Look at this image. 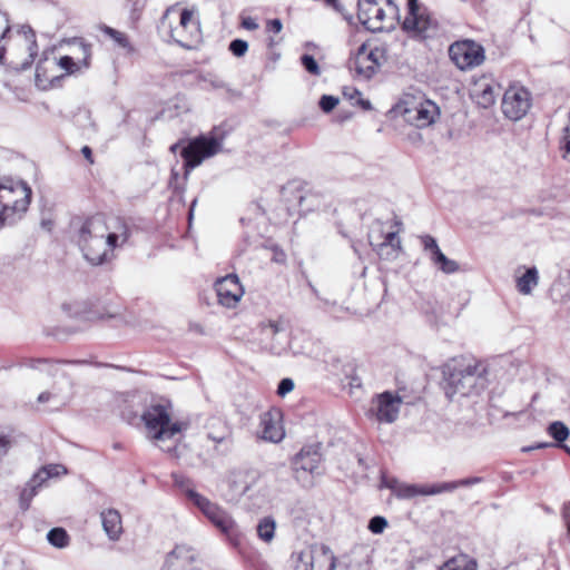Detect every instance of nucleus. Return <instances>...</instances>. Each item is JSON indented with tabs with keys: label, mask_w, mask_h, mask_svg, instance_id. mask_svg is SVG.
I'll return each instance as SVG.
<instances>
[{
	"label": "nucleus",
	"mask_w": 570,
	"mask_h": 570,
	"mask_svg": "<svg viewBox=\"0 0 570 570\" xmlns=\"http://www.w3.org/2000/svg\"><path fill=\"white\" fill-rule=\"evenodd\" d=\"M126 239L127 234L112 230L102 216H94L82 225L78 243L85 258L92 265H100L110 259L118 242Z\"/></svg>",
	"instance_id": "f257e3e1"
},
{
	"label": "nucleus",
	"mask_w": 570,
	"mask_h": 570,
	"mask_svg": "<svg viewBox=\"0 0 570 570\" xmlns=\"http://www.w3.org/2000/svg\"><path fill=\"white\" fill-rule=\"evenodd\" d=\"M485 366L474 358H452L443 370L445 395L453 400L480 394L485 389Z\"/></svg>",
	"instance_id": "f03ea898"
},
{
	"label": "nucleus",
	"mask_w": 570,
	"mask_h": 570,
	"mask_svg": "<svg viewBox=\"0 0 570 570\" xmlns=\"http://www.w3.org/2000/svg\"><path fill=\"white\" fill-rule=\"evenodd\" d=\"M31 188L23 180H0V228L22 218L31 202Z\"/></svg>",
	"instance_id": "7ed1b4c3"
},
{
	"label": "nucleus",
	"mask_w": 570,
	"mask_h": 570,
	"mask_svg": "<svg viewBox=\"0 0 570 570\" xmlns=\"http://www.w3.org/2000/svg\"><path fill=\"white\" fill-rule=\"evenodd\" d=\"M147 436L155 442H164L183 430V424L173 422L168 407L156 404L149 406L141 415Z\"/></svg>",
	"instance_id": "20e7f679"
},
{
	"label": "nucleus",
	"mask_w": 570,
	"mask_h": 570,
	"mask_svg": "<svg viewBox=\"0 0 570 570\" xmlns=\"http://www.w3.org/2000/svg\"><path fill=\"white\" fill-rule=\"evenodd\" d=\"M322 461L318 444L302 448L292 461L294 479L303 488H312L315 484V478L323 473Z\"/></svg>",
	"instance_id": "39448f33"
},
{
	"label": "nucleus",
	"mask_w": 570,
	"mask_h": 570,
	"mask_svg": "<svg viewBox=\"0 0 570 570\" xmlns=\"http://www.w3.org/2000/svg\"><path fill=\"white\" fill-rule=\"evenodd\" d=\"M407 14L403 21V29L413 38L428 39L436 35L439 22L429 9L417 0H406Z\"/></svg>",
	"instance_id": "423d86ee"
},
{
	"label": "nucleus",
	"mask_w": 570,
	"mask_h": 570,
	"mask_svg": "<svg viewBox=\"0 0 570 570\" xmlns=\"http://www.w3.org/2000/svg\"><path fill=\"white\" fill-rule=\"evenodd\" d=\"M357 8L360 22L372 32L382 31L386 17H394L399 12L392 0H358Z\"/></svg>",
	"instance_id": "0eeeda50"
},
{
	"label": "nucleus",
	"mask_w": 570,
	"mask_h": 570,
	"mask_svg": "<svg viewBox=\"0 0 570 570\" xmlns=\"http://www.w3.org/2000/svg\"><path fill=\"white\" fill-rule=\"evenodd\" d=\"M223 148V138L214 134L199 136L189 141L183 148L181 157L185 159L186 176L189 170L199 166L205 159L210 158Z\"/></svg>",
	"instance_id": "6e6552de"
},
{
	"label": "nucleus",
	"mask_w": 570,
	"mask_h": 570,
	"mask_svg": "<svg viewBox=\"0 0 570 570\" xmlns=\"http://www.w3.org/2000/svg\"><path fill=\"white\" fill-rule=\"evenodd\" d=\"M186 498L196 505L209 522L222 533L230 535L234 533L236 523L232 515L208 498L196 492L191 488L186 490Z\"/></svg>",
	"instance_id": "1a4fd4ad"
},
{
	"label": "nucleus",
	"mask_w": 570,
	"mask_h": 570,
	"mask_svg": "<svg viewBox=\"0 0 570 570\" xmlns=\"http://www.w3.org/2000/svg\"><path fill=\"white\" fill-rule=\"evenodd\" d=\"M294 570H334L336 558L327 546L314 544L292 556Z\"/></svg>",
	"instance_id": "9d476101"
},
{
	"label": "nucleus",
	"mask_w": 570,
	"mask_h": 570,
	"mask_svg": "<svg viewBox=\"0 0 570 570\" xmlns=\"http://www.w3.org/2000/svg\"><path fill=\"white\" fill-rule=\"evenodd\" d=\"M68 473V470L62 464H47L41 466L27 482L26 487L20 494V507L22 510H28L31 500L37 495L38 491L46 485L51 479H58Z\"/></svg>",
	"instance_id": "9b49d317"
},
{
	"label": "nucleus",
	"mask_w": 570,
	"mask_h": 570,
	"mask_svg": "<svg viewBox=\"0 0 570 570\" xmlns=\"http://www.w3.org/2000/svg\"><path fill=\"white\" fill-rule=\"evenodd\" d=\"M171 38L185 48H194L202 39L199 20L195 9H184L178 24L171 28Z\"/></svg>",
	"instance_id": "f8f14e48"
},
{
	"label": "nucleus",
	"mask_w": 570,
	"mask_h": 570,
	"mask_svg": "<svg viewBox=\"0 0 570 570\" xmlns=\"http://www.w3.org/2000/svg\"><path fill=\"white\" fill-rule=\"evenodd\" d=\"M449 56L454 65L461 69H472L480 66L484 59V48L473 40H460L449 48Z\"/></svg>",
	"instance_id": "ddd939ff"
},
{
	"label": "nucleus",
	"mask_w": 570,
	"mask_h": 570,
	"mask_svg": "<svg viewBox=\"0 0 570 570\" xmlns=\"http://www.w3.org/2000/svg\"><path fill=\"white\" fill-rule=\"evenodd\" d=\"M287 215L297 213L299 216L311 212L315 205V196L308 184L301 179L287 183Z\"/></svg>",
	"instance_id": "4468645a"
},
{
	"label": "nucleus",
	"mask_w": 570,
	"mask_h": 570,
	"mask_svg": "<svg viewBox=\"0 0 570 570\" xmlns=\"http://www.w3.org/2000/svg\"><path fill=\"white\" fill-rule=\"evenodd\" d=\"M531 107L530 92L523 87L509 88L502 99V111L511 120H519Z\"/></svg>",
	"instance_id": "2eb2a0df"
},
{
	"label": "nucleus",
	"mask_w": 570,
	"mask_h": 570,
	"mask_svg": "<svg viewBox=\"0 0 570 570\" xmlns=\"http://www.w3.org/2000/svg\"><path fill=\"white\" fill-rule=\"evenodd\" d=\"M402 397L392 392H383L373 399L372 413L380 423L391 424L399 417Z\"/></svg>",
	"instance_id": "dca6fc26"
},
{
	"label": "nucleus",
	"mask_w": 570,
	"mask_h": 570,
	"mask_svg": "<svg viewBox=\"0 0 570 570\" xmlns=\"http://www.w3.org/2000/svg\"><path fill=\"white\" fill-rule=\"evenodd\" d=\"M218 303L227 308H234L240 302L244 295V288L236 275L230 274L215 284Z\"/></svg>",
	"instance_id": "f3484780"
},
{
	"label": "nucleus",
	"mask_w": 570,
	"mask_h": 570,
	"mask_svg": "<svg viewBox=\"0 0 570 570\" xmlns=\"http://www.w3.org/2000/svg\"><path fill=\"white\" fill-rule=\"evenodd\" d=\"M283 411L281 409L273 407L265 412L261 416V430L258 434L261 439L278 443L285 436V430L283 424Z\"/></svg>",
	"instance_id": "a211bd4d"
},
{
	"label": "nucleus",
	"mask_w": 570,
	"mask_h": 570,
	"mask_svg": "<svg viewBox=\"0 0 570 570\" xmlns=\"http://www.w3.org/2000/svg\"><path fill=\"white\" fill-rule=\"evenodd\" d=\"M423 249L429 254L431 263L443 274L450 275L460 271L458 262L446 257L431 235L420 236Z\"/></svg>",
	"instance_id": "6ab92c4d"
},
{
	"label": "nucleus",
	"mask_w": 570,
	"mask_h": 570,
	"mask_svg": "<svg viewBox=\"0 0 570 570\" xmlns=\"http://www.w3.org/2000/svg\"><path fill=\"white\" fill-rule=\"evenodd\" d=\"M36 85L40 89H48L55 81L61 79L59 67L56 61V55L51 51H45L36 68Z\"/></svg>",
	"instance_id": "aec40b11"
},
{
	"label": "nucleus",
	"mask_w": 570,
	"mask_h": 570,
	"mask_svg": "<svg viewBox=\"0 0 570 570\" xmlns=\"http://www.w3.org/2000/svg\"><path fill=\"white\" fill-rule=\"evenodd\" d=\"M161 570H198L197 553L188 546H176Z\"/></svg>",
	"instance_id": "412c9836"
},
{
	"label": "nucleus",
	"mask_w": 570,
	"mask_h": 570,
	"mask_svg": "<svg viewBox=\"0 0 570 570\" xmlns=\"http://www.w3.org/2000/svg\"><path fill=\"white\" fill-rule=\"evenodd\" d=\"M283 22L281 19H268L265 23V45L267 58L277 62L283 56L282 43H283Z\"/></svg>",
	"instance_id": "4be33fe9"
},
{
	"label": "nucleus",
	"mask_w": 570,
	"mask_h": 570,
	"mask_svg": "<svg viewBox=\"0 0 570 570\" xmlns=\"http://www.w3.org/2000/svg\"><path fill=\"white\" fill-rule=\"evenodd\" d=\"M368 57H371V53H367L366 45H362L355 57L348 61L350 69L364 79L372 78L380 67L379 60H371Z\"/></svg>",
	"instance_id": "5701e85b"
},
{
	"label": "nucleus",
	"mask_w": 570,
	"mask_h": 570,
	"mask_svg": "<svg viewBox=\"0 0 570 570\" xmlns=\"http://www.w3.org/2000/svg\"><path fill=\"white\" fill-rule=\"evenodd\" d=\"M68 402L69 396L53 385L37 396L35 407L41 411H56L66 406Z\"/></svg>",
	"instance_id": "b1692460"
},
{
	"label": "nucleus",
	"mask_w": 570,
	"mask_h": 570,
	"mask_svg": "<svg viewBox=\"0 0 570 570\" xmlns=\"http://www.w3.org/2000/svg\"><path fill=\"white\" fill-rule=\"evenodd\" d=\"M102 529L111 541H118L124 532L121 514L118 510L109 508L100 512Z\"/></svg>",
	"instance_id": "393cba45"
},
{
	"label": "nucleus",
	"mask_w": 570,
	"mask_h": 570,
	"mask_svg": "<svg viewBox=\"0 0 570 570\" xmlns=\"http://www.w3.org/2000/svg\"><path fill=\"white\" fill-rule=\"evenodd\" d=\"M436 106L432 102L421 104L417 107L405 109L406 119L416 127H426L434 121Z\"/></svg>",
	"instance_id": "a878e982"
},
{
	"label": "nucleus",
	"mask_w": 570,
	"mask_h": 570,
	"mask_svg": "<svg viewBox=\"0 0 570 570\" xmlns=\"http://www.w3.org/2000/svg\"><path fill=\"white\" fill-rule=\"evenodd\" d=\"M83 58L82 59H75L70 56H56V61L59 67V72L61 73V78L72 75L82 68H87L89 66L88 59H89V50L87 47H82Z\"/></svg>",
	"instance_id": "bb28decb"
},
{
	"label": "nucleus",
	"mask_w": 570,
	"mask_h": 570,
	"mask_svg": "<svg viewBox=\"0 0 570 570\" xmlns=\"http://www.w3.org/2000/svg\"><path fill=\"white\" fill-rule=\"evenodd\" d=\"M23 37V49L27 51V56L20 62L21 69H28L35 61L38 55V45L36 41V35L32 29L28 28L22 32Z\"/></svg>",
	"instance_id": "cd10ccee"
},
{
	"label": "nucleus",
	"mask_w": 570,
	"mask_h": 570,
	"mask_svg": "<svg viewBox=\"0 0 570 570\" xmlns=\"http://www.w3.org/2000/svg\"><path fill=\"white\" fill-rule=\"evenodd\" d=\"M473 96L475 97L478 105L483 108H488L495 101L494 86L489 82L481 81L475 85Z\"/></svg>",
	"instance_id": "c85d7f7f"
},
{
	"label": "nucleus",
	"mask_w": 570,
	"mask_h": 570,
	"mask_svg": "<svg viewBox=\"0 0 570 570\" xmlns=\"http://www.w3.org/2000/svg\"><path fill=\"white\" fill-rule=\"evenodd\" d=\"M539 275L535 267L528 268L525 273L517 279V288L523 295H529L532 288L538 285Z\"/></svg>",
	"instance_id": "c756f323"
},
{
	"label": "nucleus",
	"mask_w": 570,
	"mask_h": 570,
	"mask_svg": "<svg viewBox=\"0 0 570 570\" xmlns=\"http://www.w3.org/2000/svg\"><path fill=\"white\" fill-rule=\"evenodd\" d=\"M275 521L272 518H264L257 525V534L264 542H271L275 533Z\"/></svg>",
	"instance_id": "7c9ffc66"
},
{
	"label": "nucleus",
	"mask_w": 570,
	"mask_h": 570,
	"mask_svg": "<svg viewBox=\"0 0 570 570\" xmlns=\"http://www.w3.org/2000/svg\"><path fill=\"white\" fill-rule=\"evenodd\" d=\"M104 32L120 48L126 49L128 52H132L134 48L131 47L129 39L126 33L120 32L110 27H105Z\"/></svg>",
	"instance_id": "2f4dec72"
},
{
	"label": "nucleus",
	"mask_w": 570,
	"mask_h": 570,
	"mask_svg": "<svg viewBox=\"0 0 570 570\" xmlns=\"http://www.w3.org/2000/svg\"><path fill=\"white\" fill-rule=\"evenodd\" d=\"M548 432L557 442L560 443L564 442L570 435L569 428L560 421L552 422L548 428Z\"/></svg>",
	"instance_id": "473e14b6"
},
{
	"label": "nucleus",
	"mask_w": 570,
	"mask_h": 570,
	"mask_svg": "<svg viewBox=\"0 0 570 570\" xmlns=\"http://www.w3.org/2000/svg\"><path fill=\"white\" fill-rule=\"evenodd\" d=\"M47 539L56 548H65L68 544V534L62 528H55L47 534Z\"/></svg>",
	"instance_id": "72a5a7b5"
},
{
	"label": "nucleus",
	"mask_w": 570,
	"mask_h": 570,
	"mask_svg": "<svg viewBox=\"0 0 570 570\" xmlns=\"http://www.w3.org/2000/svg\"><path fill=\"white\" fill-rule=\"evenodd\" d=\"M439 570H476L474 560L451 559L446 561Z\"/></svg>",
	"instance_id": "f704fd0d"
},
{
	"label": "nucleus",
	"mask_w": 570,
	"mask_h": 570,
	"mask_svg": "<svg viewBox=\"0 0 570 570\" xmlns=\"http://www.w3.org/2000/svg\"><path fill=\"white\" fill-rule=\"evenodd\" d=\"M395 495L400 499H411L416 495H421V487L415 484L402 483Z\"/></svg>",
	"instance_id": "c9c22d12"
},
{
	"label": "nucleus",
	"mask_w": 570,
	"mask_h": 570,
	"mask_svg": "<svg viewBox=\"0 0 570 570\" xmlns=\"http://www.w3.org/2000/svg\"><path fill=\"white\" fill-rule=\"evenodd\" d=\"M561 149L563 150V157L570 161V109L568 112V124L563 129V137L561 139Z\"/></svg>",
	"instance_id": "e433bc0d"
},
{
	"label": "nucleus",
	"mask_w": 570,
	"mask_h": 570,
	"mask_svg": "<svg viewBox=\"0 0 570 570\" xmlns=\"http://www.w3.org/2000/svg\"><path fill=\"white\" fill-rule=\"evenodd\" d=\"M302 65L312 75L318 76L321 73L320 66L315 58L311 55H303L301 57Z\"/></svg>",
	"instance_id": "4c0bfd02"
},
{
	"label": "nucleus",
	"mask_w": 570,
	"mask_h": 570,
	"mask_svg": "<svg viewBox=\"0 0 570 570\" xmlns=\"http://www.w3.org/2000/svg\"><path fill=\"white\" fill-rule=\"evenodd\" d=\"M229 50L235 57H243L248 50V43L242 39H235L229 43Z\"/></svg>",
	"instance_id": "58836bf2"
},
{
	"label": "nucleus",
	"mask_w": 570,
	"mask_h": 570,
	"mask_svg": "<svg viewBox=\"0 0 570 570\" xmlns=\"http://www.w3.org/2000/svg\"><path fill=\"white\" fill-rule=\"evenodd\" d=\"M387 527V521L384 517H373L368 522V530L375 534L382 533Z\"/></svg>",
	"instance_id": "ea45409f"
},
{
	"label": "nucleus",
	"mask_w": 570,
	"mask_h": 570,
	"mask_svg": "<svg viewBox=\"0 0 570 570\" xmlns=\"http://www.w3.org/2000/svg\"><path fill=\"white\" fill-rule=\"evenodd\" d=\"M338 98L330 95H323L320 99V107L324 112L332 111L338 104Z\"/></svg>",
	"instance_id": "a19ab883"
},
{
	"label": "nucleus",
	"mask_w": 570,
	"mask_h": 570,
	"mask_svg": "<svg viewBox=\"0 0 570 570\" xmlns=\"http://www.w3.org/2000/svg\"><path fill=\"white\" fill-rule=\"evenodd\" d=\"M282 331V326L277 322H268L263 327V335L265 338L273 340L279 332Z\"/></svg>",
	"instance_id": "79ce46f5"
},
{
	"label": "nucleus",
	"mask_w": 570,
	"mask_h": 570,
	"mask_svg": "<svg viewBox=\"0 0 570 570\" xmlns=\"http://www.w3.org/2000/svg\"><path fill=\"white\" fill-rule=\"evenodd\" d=\"M380 246H391L393 248H401V240L395 232H390L385 235L384 240L380 244Z\"/></svg>",
	"instance_id": "37998d69"
},
{
	"label": "nucleus",
	"mask_w": 570,
	"mask_h": 570,
	"mask_svg": "<svg viewBox=\"0 0 570 570\" xmlns=\"http://www.w3.org/2000/svg\"><path fill=\"white\" fill-rule=\"evenodd\" d=\"M381 484L382 487L391 489L393 493L396 494L402 483L399 482L395 478H390L383 474L381 479Z\"/></svg>",
	"instance_id": "c03bdc74"
},
{
	"label": "nucleus",
	"mask_w": 570,
	"mask_h": 570,
	"mask_svg": "<svg viewBox=\"0 0 570 570\" xmlns=\"http://www.w3.org/2000/svg\"><path fill=\"white\" fill-rule=\"evenodd\" d=\"M173 478H174L175 485L178 487L185 495H186V490L188 488H191L193 490H195L191 482L184 475L174 474Z\"/></svg>",
	"instance_id": "a18cd8bd"
},
{
	"label": "nucleus",
	"mask_w": 570,
	"mask_h": 570,
	"mask_svg": "<svg viewBox=\"0 0 570 570\" xmlns=\"http://www.w3.org/2000/svg\"><path fill=\"white\" fill-rule=\"evenodd\" d=\"M242 27L246 30H256L258 29V23L256 21L255 18L253 17H242V22H240Z\"/></svg>",
	"instance_id": "49530a36"
},
{
	"label": "nucleus",
	"mask_w": 570,
	"mask_h": 570,
	"mask_svg": "<svg viewBox=\"0 0 570 570\" xmlns=\"http://www.w3.org/2000/svg\"><path fill=\"white\" fill-rule=\"evenodd\" d=\"M458 488L460 487H470L482 482V478L480 476H472V478H465L458 480Z\"/></svg>",
	"instance_id": "de8ad7c7"
},
{
	"label": "nucleus",
	"mask_w": 570,
	"mask_h": 570,
	"mask_svg": "<svg viewBox=\"0 0 570 570\" xmlns=\"http://www.w3.org/2000/svg\"><path fill=\"white\" fill-rule=\"evenodd\" d=\"M440 493L441 491L438 484L421 487V495H435Z\"/></svg>",
	"instance_id": "09e8293b"
},
{
	"label": "nucleus",
	"mask_w": 570,
	"mask_h": 570,
	"mask_svg": "<svg viewBox=\"0 0 570 570\" xmlns=\"http://www.w3.org/2000/svg\"><path fill=\"white\" fill-rule=\"evenodd\" d=\"M354 94L357 96L356 104L360 105L362 107V109H364V110L372 109V104L370 102V100L363 99L362 94L357 89H354Z\"/></svg>",
	"instance_id": "8fccbe9b"
},
{
	"label": "nucleus",
	"mask_w": 570,
	"mask_h": 570,
	"mask_svg": "<svg viewBox=\"0 0 570 570\" xmlns=\"http://www.w3.org/2000/svg\"><path fill=\"white\" fill-rule=\"evenodd\" d=\"M438 485H439V489H440L441 493L452 492V491L458 489V482L456 481L442 482V483H438Z\"/></svg>",
	"instance_id": "3c124183"
},
{
	"label": "nucleus",
	"mask_w": 570,
	"mask_h": 570,
	"mask_svg": "<svg viewBox=\"0 0 570 570\" xmlns=\"http://www.w3.org/2000/svg\"><path fill=\"white\" fill-rule=\"evenodd\" d=\"M10 448V440L0 435V459L4 456Z\"/></svg>",
	"instance_id": "603ef678"
},
{
	"label": "nucleus",
	"mask_w": 570,
	"mask_h": 570,
	"mask_svg": "<svg viewBox=\"0 0 570 570\" xmlns=\"http://www.w3.org/2000/svg\"><path fill=\"white\" fill-rule=\"evenodd\" d=\"M562 514H563L564 522L567 524L568 533L570 534V502H568L563 505Z\"/></svg>",
	"instance_id": "864d4df0"
},
{
	"label": "nucleus",
	"mask_w": 570,
	"mask_h": 570,
	"mask_svg": "<svg viewBox=\"0 0 570 570\" xmlns=\"http://www.w3.org/2000/svg\"><path fill=\"white\" fill-rule=\"evenodd\" d=\"M81 153L83 155V157L90 163L92 164L94 163V159H92V151L91 149L88 147V146H83L81 148Z\"/></svg>",
	"instance_id": "5fc2aeb1"
},
{
	"label": "nucleus",
	"mask_w": 570,
	"mask_h": 570,
	"mask_svg": "<svg viewBox=\"0 0 570 570\" xmlns=\"http://www.w3.org/2000/svg\"><path fill=\"white\" fill-rule=\"evenodd\" d=\"M277 394L279 396H285V379H283L279 383H278V386H277Z\"/></svg>",
	"instance_id": "6e6d98bb"
},
{
	"label": "nucleus",
	"mask_w": 570,
	"mask_h": 570,
	"mask_svg": "<svg viewBox=\"0 0 570 570\" xmlns=\"http://www.w3.org/2000/svg\"><path fill=\"white\" fill-rule=\"evenodd\" d=\"M379 52H380L379 49H374V50L367 49V53H371V57H368L371 60H379L377 59Z\"/></svg>",
	"instance_id": "4d7b16f0"
},
{
	"label": "nucleus",
	"mask_w": 570,
	"mask_h": 570,
	"mask_svg": "<svg viewBox=\"0 0 570 570\" xmlns=\"http://www.w3.org/2000/svg\"><path fill=\"white\" fill-rule=\"evenodd\" d=\"M271 351L275 354H281L282 353V346L281 344L278 346H276L275 344H271L269 346Z\"/></svg>",
	"instance_id": "13d9d810"
},
{
	"label": "nucleus",
	"mask_w": 570,
	"mask_h": 570,
	"mask_svg": "<svg viewBox=\"0 0 570 570\" xmlns=\"http://www.w3.org/2000/svg\"><path fill=\"white\" fill-rule=\"evenodd\" d=\"M294 389V381L287 377V393Z\"/></svg>",
	"instance_id": "bf43d9fd"
},
{
	"label": "nucleus",
	"mask_w": 570,
	"mask_h": 570,
	"mask_svg": "<svg viewBox=\"0 0 570 570\" xmlns=\"http://www.w3.org/2000/svg\"><path fill=\"white\" fill-rule=\"evenodd\" d=\"M195 205H196V200H194V202L191 203V206H190V209H189V218L193 216Z\"/></svg>",
	"instance_id": "052dcab7"
},
{
	"label": "nucleus",
	"mask_w": 570,
	"mask_h": 570,
	"mask_svg": "<svg viewBox=\"0 0 570 570\" xmlns=\"http://www.w3.org/2000/svg\"><path fill=\"white\" fill-rule=\"evenodd\" d=\"M177 148H178V144H175V145H173V146L170 147V150H171L173 153H175V151L177 150Z\"/></svg>",
	"instance_id": "680f3d73"
},
{
	"label": "nucleus",
	"mask_w": 570,
	"mask_h": 570,
	"mask_svg": "<svg viewBox=\"0 0 570 570\" xmlns=\"http://www.w3.org/2000/svg\"><path fill=\"white\" fill-rule=\"evenodd\" d=\"M351 99H354V98H357V96L353 92L351 95H348Z\"/></svg>",
	"instance_id": "e2e57ef3"
},
{
	"label": "nucleus",
	"mask_w": 570,
	"mask_h": 570,
	"mask_svg": "<svg viewBox=\"0 0 570 570\" xmlns=\"http://www.w3.org/2000/svg\"><path fill=\"white\" fill-rule=\"evenodd\" d=\"M544 446H547V444H539V445H537L538 449L544 448Z\"/></svg>",
	"instance_id": "0e129e2a"
},
{
	"label": "nucleus",
	"mask_w": 570,
	"mask_h": 570,
	"mask_svg": "<svg viewBox=\"0 0 570 570\" xmlns=\"http://www.w3.org/2000/svg\"><path fill=\"white\" fill-rule=\"evenodd\" d=\"M564 449L570 454V448L564 446Z\"/></svg>",
	"instance_id": "69168bd1"
},
{
	"label": "nucleus",
	"mask_w": 570,
	"mask_h": 570,
	"mask_svg": "<svg viewBox=\"0 0 570 570\" xmlns=\"http://www.w3.org/2000/svg\"><path fill=\"white\" fill-rule=\"evenodd\" d=\"M121 230H122V232H121L120 234H122V233H125V234H126L125 227H121Z\"/></svg>",
	"instance_id": "338daca9"
}]
</instances>
